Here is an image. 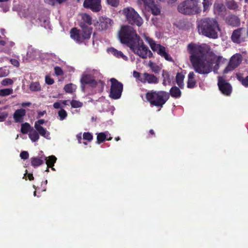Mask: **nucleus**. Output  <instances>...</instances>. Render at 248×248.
I'll return each mask as SVG.
<instances>
[{
	"label": "nucleus",
	"mask_w": 248,
	"mask_h": 248,
	"mask_svg": "<svg viewBox=\"0 0 248 248\" xmlns=\"http://www.w3.org/2000/svg\"><path fill=\"white\" fill-rule=\"evenodd\" d=\"M118 36L121 43L126 45L136 55L142 59L153 57V53L144 44L132 27L129 26L122 27Z\"/></svg>",
	"instance_id": "nucleus-1"
},
{
	"label": "nucleus",
	"mask_w": 248,
	"mask_h": 248,
	"mask_svg": "<svg viewBox=\"0 0 248 248\" xmlns=\"http://www.w3.org/2000/svg\"><path fill=\"white\" fill-rule=\"evenodd\" d=\"M92 24L91 16L87 14H83L82 21L79 24L81 29L77 28L71 29L70 31L71 38L78 44L90 39L93 32V28L90 27Z\"/></svg>",
	"instance_id": "nucleus-2"
},
{
	"label": "nucleus",
	"mask_w": 248,
	"mask_h": 248,
	"mask_svg": "<svg viewBox=\"0 0 248 248\" xmlns=\"http://www.w3.org/2000/svg\"><path fill=\"white\" fill-rule=\"evenodd\" d=\"M196 25L199 34L209 38H217L218 33L221 31L219 24L215 18H202L197 21Z\"/></svg>",
	"instance_id": "nucleus-3"
},
{
	"label": "nucleus",
	"mask_w": 248,
	"mask_h": 248,
	"mask_svg": "<svg viewBox=\"0 0 248 248\" xmlns=\"http://www.w3.org/2000/svg\"><path fill=\"white\" fill-rule=\"evenodd\" d=\"M200 3L201 0H185L178 5L177 10L185 15L199 14L202 11Z\"/></svg>",
	"instance_id": "nucleus-4"
},
{
	"label": "nucleus",
	"mask_w": 248,
	"mask_h": 248,
	"mask_svg": "<svg viewBox=\"0 0 248 248\" xmlns=\"http://www.w3.org/2000/svg\"><path fill=\"white\" fill-rule=\"evenodd\" d=\"M147 100L151 106L162 108L170 98L169 93L164 91H151L145 94Z\"/></svg>",
	"instance_id": "nucleus-5"
},
{
	"label": "nucleus",
	"mask_w": 248,
	"mask_h": 248,
	"mask_svg": "<svg viewBox=\"0 0 248 248\" xmlns=\"http://www.w3.org/2000/svg\"><path fill=\"white\" fill-rule=\"evenodd\" d=\"M123 13L130 24L140 27L143 24L142 18L134 8L130 7L125 8L123 10Z\"/></svg>",
	"instance_id": "nucleus-6"
},
{
	"label": "nucleus",
	"mask_w": 248,
	"mask_h": 248,
	"mask_svg": "<svg viewBox=\"0 0 248 248\" xmlns=\"http://www.w3.org/2000/svg\"><path fill=\"white\" fill-rule=\"evenodd\" d=\"M188 50L191 54L190 60L191 62L195 61L194 59H203L204 55L207 52L205 45H198L190 43L187 46Z\"/></svg>",
	"instance_id": "nucleus-7"
},
{
	"label": "nucleus",
	"mask_w": 248,
	"mask_h": 248,
	"mask_svg": "<svg viewBox=\"0 0 248 248\" xmlns=\"http://www.w3.org/2000/svg\"><path fill=\"white\" fill-rule=\"evenodd\" d=\"M195 61L191 62L195 71L200 74H208L212 70V63L208 61H204L203 59H194Z\"/></svg>",
	"instance_id": "nucleus-8"
},
{
	"label": "nucleus",
	"mask_w": 248,
	"mask_h": 248,
	"mask_svg": "<svg viewBox=\"0 0 248 248\" xmlns=\"http://www.w3.org/2000/svg\"><path fill=\"white\" fill-rule=\"evenodd\" d=\"M111 86L109 97L113 99H119L123 90V84L114 78L110 79Z\"/></svg>",
	"instance_id": "nucleus-9"
},
{
	"label": "nucleus",
	"mask_w": 248,
	"mask_h": 248,
	"mask_svg": "<svg viewBox=\"0 0 248 248\" xmlns=\"http://www.w3.org/2000/svg\"><path fill=\"white\" fill-rule=\"evenodd\" d=\"M113 21L107 17H99L96 23L94 24V26L98 29L99 31H104L110 30L113 24Z\"/></svg>",
	"instance_id": "nucleus-10"
},
{
	"label": "nucleus",
	"mask_w": 248,
	"mask_h": 248,
	"mask_svg": "<svg viewBox=\"0 0 248 248\" xmlns=\"http://www.w3.org/2000/svg\"><path fill=\"white\" fill-rule=\"evenodd\" d=\"M247 33L245 28H239L234 30L232 34L231 38L232 41L236 44H240L246 41Z\"/></svg>",
	"instance_id": "nucleus-11"
},
{
	"label": "nucleus",
	"mask_w": 248,
	"mask_h": 248,
	"mask_svg": "<svg viewBox=\"0 0 248 248\" xmlns=\"http://www.w3.org/2000/svg\"><path fill=\"white\" fill-rule=\"evenodd\" d=\"M217 86L221 93L224 95L229 96L232 93V86L223 78L218 77Z\"/></svg>",
	"instance_id": "nucleus-12"
},
{
	"label": "nucleus",
	"mask_w": 248,
	"mask_h": 248,
	"mask_svg": "<svg viewBox=\"0 0 248 248\" xmlns=\"http://www.w3.org/2000/svg\"><path fill=\"white\" fill-rule=\"evenodd\" d=\"M153 51H156L161 57L164 58L166 61L173 62L174 61L170 55L166 52V47L160 44L155 43L150 46Z\"/></svg>",
	"instance_id": "nucleus-13"
},
{
	"label": "nucleus",
	"mask_w": 248,
	"mask_h": 248,
	"mask_svg": "<svg viewBox=\"0 0 248 248\" xmlns=\"http://www.w3.org/2000/svg\"><path fill=\"white\" fill-rule=\"evenodd\" d=\"M242 62V56L236 54L233 55L226 67L223 70V73L226 74L231 71L239 65Z\"/></svg>",
	"instance_id": "nucleus-14"
},
{
	"label": "nucleus",
	"mask_w": 248,
	"mask_h": 248,
	"mask_svg": "<svg viewBox=\"0 0 248 248\" xmlns=\"http://www.w3.org/2000/svg\"><path fill=\"white\" fill-rule=\"evenodd\" d=\"M83 6L86 9L97 13L102 9L101 0H84Z\"/></svg>",
	"instance_id": "nucleus-15"
},
{
	"label": "nucleus",
	"mask_w": 248,
	"mask_h": 248,
	"mask_svg": "<svg viewBox=\"0 0 248 248\" xmlns=\"http://www.w3.org/2000/svg\"><path fill=\"white\" fill-rule=\"evenodd\" d=\"M140 4H143L145 7L149 8L153 15H159L160 14V9L158 6L155 4L153 0H138Z\"/></svg>",
	"instance_id": "nucleus-16"
},
{
	"label": "nucleus",
	"mask_w": 248,
	"mask_h": 248,
	"mask_svg": "<svg viewBox=\"0 0 248 248\" xmlns=\"http://www.w3.org/2000/svg\"><path fill=\"white\" fill-rule=\"evenodd\" d=\"M80 82L81 84V88L83 91L84 90L85 85H89L92 87H95L97 82L91 75H83L80 78Z\"/></svg>",
	"instance_id": "nucleus-17"
},
{
	"label": "nucleus",
	"mask_w": 248,
	"mask_h": 248,
	"mask_svg": "<svg viewBox=\"0 0 248 248\" xmlns=\"http://www.w3.org/2000/svg\"><path fill=\"white\" fill-rule=\"evenodd\" d=\"M140 81L142 83H148L149 84H155L158 83L159 80L156 76L154 74H149L146 72L144 73L140 78Z\"/></svg>",
	"instance_id": "nucleus-18"
},
{
	"label": "nucleus",
	"mask_w": 248,
	"mask_h": 248,
	"mask_svg": "<svg viewBox=\"0 0 248 248\" xmlns=\"http://www.w3.org/2000/svg\"><path fill=\"white\" fill-rule=\"evenodd\" d=\"M227 24L232 27H238L240 24L239 18L233 15H229L225 18Z\"/></svg>",
	"instance_id": "nucleus-19"
},
{
	"label": "nucleus",
	"mask_w": 248,
	"mask_h": 248,
	"mask_svg": "<svg viewBox=\"0 0 248 248\" xmlns=\"http://www.w3.org/2000/svg\"><path fill=\"white\" fill-rule=\"evenodd\" d=\"M46 159V157L44 155H42L38 156L31 157V165L34 168H36L44 164Z\"/></svg>",
	"instance_id": "nucleus-20"
},
{
	"label": "nucleus",
	"mask_w": 248,
	"mask_h": 248,
	"mask_svg": "<svg viewBox=\"0 0 248 248\" xmlns=\"http://www.w3.org/2000/svg\"><path fill=\"white\" fill-rule=\"evenodd\" d=\"M26 110L23 108L16 109L14 114L13 118L15 123H22L24 117L26 115Z\"/></svg>",
	"instance_id": "nucleus-21"
},
{
	"label": "nucleus",
	"mask_w": 248,
	"mask_h": 248,
	"mask_svg": "<svg viewBox=\"0 0 248 248\" xmlns=\"http://www.w3.org/2000/svg\"><path fill=\"white\" fill-rule=\"evenodd\" d=\"M180 88L176 86L172 87L169 93L170 96V95L172 97L177 99L181 97L182 95V92L181 91Z\"/></svg>",
	"instance_id": "nucleus-22"
},
{
	"label": "nucleus",
	"mask_w": 248,
	"mask_h": 248,
	"mask_svg": "<svg viewBox=\"0 0 248 248\" xmlns=\"http://www.w3.org/2000/svg\"><path fill=\"white\" fill-rule=\"evenodd\" d=\"M195 74L193 72H190L188 75V80L187 87L188 88H193L196 84V81L195 79Z\"/></svg>",
	"instance_id": "nucleus-23"
},
{
	"label": "nucleus",
	"mask_w": 248,
	"mask_h": 248,
	"mask_svg": "<svg viewBox=\"0 0 248 248\" xmlns=\"http://www.w3.org/2000/svg\"><path fill=\"white\" fill-rule=\"evenodd\" d=\"M34 127L38 134L41 136L46 139H49V133L47 132L43 126L36 124L34 125Z\"/></svg>",
	"instance_id": "nucleus-24"
},
{
	"label": "nucleus",
	"mask_w": 248,
	"mask_h": 248,
	"mask_svg": "<svg viewBox=\"0 0 248 248\" xmlns=\"http://www.w3.org/2000/svg\"><path fill=\"white\" fill-rule=\"evenodd\" d=\"M185 75L183 72H178L176 76V82L179 87L183 89L184 87V79Z\"/></svg>",
	"instance_id": "nucleus-25"
},
{
	"label": "nucleus",
	"mask_w": 248,
	"mask_h": 248,
	"mask_svg": "<svg viewBox=\"0 0 248 248\" xmlns=\"http://www.w3.org/2000/svg\"><path fill=\"white\" fill-rule=\"evenodd\" d=\"M209 59L210 62L212 63V66L214 63L218 64H220V63H224L226 61V60L224 59L222 56H217L215 54L213 55L210 59Z\"/></svg>",
	"instance_id": "nucleus-26"
},
{
	"label": "nucleus",
	"mask_w": 248,
	"mask_h": 248,
	"mask_svg": "<svg viewBox=\"0 0 248 248\" xmlns=\"http://www.w3.org/2000/svg\"><path fill=\"white\" fill-rule=\"evenodd\" d=\"M110 51L114 56L117 58H121L125 61H127L128 60L127 57L124 55L121 51H118L114 48H112Z\"/></svg>",
	"instance_id": "nucleus-27"
},
{
	"label": "nucleus",
	"mask_w": 248,
	"mask_h": 248,
	"mask_svg": "<svg viewBox=\"0 0 248 248\" xmlns=\"http://www.w3.org/2000/svg\"><path fill=\"white\" fill-rule=\"evenodd\" d=\"M29 137L32 142H35L37 141L39 139V135L36 130L31 129L30 133L29 134Z\"/></svg>",
	"instance_id": "nucleus-28"
},
{
	"label": "nucleus",
	"mask_w": 248,
	"mask_h": 248,
	"mask_svg": "<svg viewBox=\"0 0 248 248\" xmlns=\"http://www.w3.org/2000/svg\"><path fill=\"white\" fill-rule=\"evenodd\" d=\"M56 160L57 158L54 155H50L48 157H46V159L45 161H46L47 166L52 167L54 166Z\"/></svg>",
	"instance_id": "nucleus-29"
},
{
	"label": "nucleus",
	"mask_w": 248,
	"mask_h": 248,
	"mask_svg": "<svg viewBox=\"0 0 248 248\" xmlns=\"http://www.w3.org/2000/svg\"><path fill=\"white\" fill-rule=\"evenodd\" d=\"M202 4V6H203V10H202L203 12H206L209 10V8L212 4V0H203Z\"/></svg>",
	"instance_id": "nucleus-30"
},
{
	"label": "nucleus",
	"mask_w": 248,
	"mask_h": 248,
	"mask_svg": "<svg viewBox=\"0 0 248 248\" xmlns=\"http://www.w3.org/2000/svg\"><path fill=\"white\" fill-rule=\"evenodd\" d=\"M107 139V135L106 132H100L97 135V144H100L104 142Z\"/></svg>",
	"instance_id": "nucleus-31"
},
{
	"label": "nucleus",
	"mask_w": 248,
	"mask_h": 248,
	"mask_svg": "<svg viewBox=\"0 0 248 248\" xmlns=\"http://www.w3.org/2000/svg\"><path fill=\"white\" fill-rule=\"evenodd\" d=\"M31 130V126L28 123H25L21 124V132L22 134H27Z\"/></svg>",
	"instance_id": "nucleus-32"
},
{
	"label": "nucleus",
	"mask_w": 248,
	"mask_h": 248,
	"mask_svg": "<svg viewBox=\"0 0 248 248\" xmlns=\"http://www.w3.org/2000/svg\"><path fill=\"white\" fill-rule=\"evenodd\" d=\"M237 78L243 86L248 87V76L244 78L241 74L237 75Z\"/></svg>",
	"instance_id": "nucleus-33"
},
{
	"label": "nucleus",
	"mask_w": 248,
	"mask_h": 248,
	"mask_svg": "<svg viewBox=\"0 0 248 248\" xmlns=\"http://www.w3.org/2000/svg\"><path fill=\"white\" fill-rule=\"evenodd\" d=\"M226 6L228 9L231 10H236L238 8L237 3L233 0H228L226 2Z\"/></svg>",
	"instance_id": "nucleus-34"
},
{
	"label": "nucleus",
	"mask_w": 248,
	"mask_h": 248,
	"mask_svg": "<svg viewBox=\"0 0 248 248\" xmlns=\"http://www.w3.org/2000/svg\"><path fill=\"white\" fill-rule=\"evenodd\" d=\"M30 89L31 91H39L41 90V86L39 82H32L30 84Z\"/></svg>",
	"instance_id": "nucleus-35"
},
{
	"label": "nucleus",
	"mask_w": 248,
	"mask_h": 248,
	"mask_svg": "<svg viewBox=\"0 0 248 248\" xmlns=\"http://www.w3.org/2000/svg\"><path fill=\"white\" fill-rule=\"evenodd\" d=\"M13 90L12 89H4L0 90V96H5L13 93Z\"/></svg>",
	"instance_id": "nucleus-36"
},
{
	"label": "nucleus",
	"mask_w": 248,
	"mask_h": 248,
	"mask_svg": "<svg viewBox=\"0 0 248 248\" xmlns=\"http://www.w3.org/2000/svg\"><path fill=\"white\" fill-rule=\"evenodd\" d=\"M149 65L152 72H154L155 74L159 73L161 70V68L158 65L155 64L152 62H150Z\"/></svg>",
	"instance_id": "nucleus-37"
},
{
	"label": "nucleus",
	"mask_w": 248,
	"mask_h": 248,
	"mask_svg": "<svg viewBox=\"0 0 248 248\" xmlns=\"http://www.w3.org/2000/svg\"><path fill=\"white\" fill-rule=\"evenodd\" d=\"M214 8L219 13L223 12L225 9L224 5L221 3H215L214 4Z\"/></svg>",
	"instance_id": "nucleus-38"
},
{
	"label": "nucleus",
	"mask_w": 248,
	"mask_h": 248,
	"mask_svg": "<svg viewBox=\"0 0 248 248\" xmlns=\"http://www.w3.org/2000/svg\"><path fill=\"white\" fill-rule=\"evenodd\" d=\"M70 104L73 108H81L83 106V103L82 102L76 100H72L70 102Z\"/></svg>",
	"instance_id": "nucleus-39"
},
{
	"label": "nucleus",
	"mask_w": 248,
	"mask_h": 248,
	"mask_svg": "<svg viewBox=\"0 0 248 248\" xmlns=\"http://www.w3.org/2000/svg\"><path fill=\"white\" fill-rule=\"evenodd\" d=\"M60 120L62 121L64 120L67 116L66 111L62 108H61L58 112Z\"/></svg>",
	"instance_id": "nucleus-40"
},
{
	"label": "nucleus",
	"mask_w": 248,
	"mask_h": 248,
	"mask_svg": "<svg viewBox=\"0 0 248 248\" xmlns=\"http://www.w3.org/2000/svg\"><path fill=\"white\" fill-rule=\"evenodd\" d=\"M106 3L113 7H117L120 4V0H106Z\"/></svg>",
	"instance_id": "nucleus-41"
},
{
	"label": "nucleus",
	"mask_w": 248,
	"mask_h": 248,
	"mask_svg": "<svg viewBox=\"0 0 248 248\" xmlns=\"http://www.w3.org/2000/svg\"><path fill=\"white\" fill-rule=\"evenodd\" d=\"M64 89L65 91L68 93H72L75 90L74 89V85L72 83L65 85Z\"/></svg>",
	"instance_id": "nucleus-42"
},
{
	"label": "nucleus",
	"mask_w": 248,
	"mask_h": 248,
	"mask_svg": "<svg viewBox=\"0 0 248 248\" xmlns=\"http://www.w3.org/2000/svg\"><path fill=\"white\" fill-rule=\"evenodd\" d=\"M83 139L89 142H91L93 139V136L90 132H84L83 134Z\"/></svg>",
	"instance_id": "nucleus-43"
},
{
	"label": "nucleus",
	"mask_w": 248,
	"mask_h": 248,
	"mask_svg": "<svg viewBox=\"0 0 248 248\" xmlns=\"http://www.w3.org/2000/svg\"><path fill=\"white\" fill-rule=\"evenodd\" d=\"M162 77L165 81H167L169 83L171 82L170 78L169 73L165 70H163Z\"/></svg>",
	"instance_id": "nucleus-44"
},
{
	"label": "nucleus",
	"mask_w": 248,
	"mask_h": 248,
	"mask_svg": "<svg viewBox=\"0 0 248 248\" xmlns=\"http://www.w3.org/2000/svg\"><path fill=\"white\" fill-rule=\"evenodd\" d=\"M3 86H7L8 85H12L13 84V81L11 78H6L3 79L1 82Z\"/></svg>",
	"instance_id": "nucleus-45"
},
{
	"label": "nucleus",
	"mask_w": 248,
	"mask_h": 248,
	"mask_svg": "<svg viewBox=\"0 0 248 248\" xmlns=\"http://www.w3.org/2000/svg\"><path fill=\"white\" fill-rule=\"evenodd\" d=\"M55 73L57 76H62L63 75V72L62 69L59 66H56L54 68Z\"/></svg>",
	"instance_id": "nucleus-46"
},
{
	"label": "nucleus",
	"mask_w": 248,
	"mask_h": 248,
	"mask_svg": "<svg viewBox=\"0 0 248 248\" xmlns=\"http://www.w3.org/2000/svg\"><path fill=\"white\" fill-rule=\"evenodd\" d=\"M20 157L23 159H27L29 157V154L27 151H22L20 154Z\"/></svg>",
	"instance_id": "nucleus-47"
},
{
	"label": "nucleus",
	"mask_w": 248,
	"mask_h": 248,
	"mask_svg": "<svg viewBox=\"0 0 248 248\" xmlns=\"http://www.w3.org/2000/svg\"><path fill=\"white\" fill-rule=\"evenodd\" d=\"M8 71L2 68H0V78L5 77L8 75Z\"/></svg>",
	"instance_id": "nucleus-48"
},
{
	"label": "nucleus",
	"mask_w": 248,
	"mask_h": 248,
	"mask_svg": "<svg viewBox=\"0 0 248 248\" xmlns=\"http://www.w3.org/2000/svg\"><path fill=\"white\" fill-rule=\"evenodd\" d=\"M144 39L145 41L147 43H148V44L150 46H151L152 45V44H155V43L153 39H152L149 36H145Z\"/></svg>",
	"instance_id": "nucleus-49"
},
{
	"label": "nucleus",
	"mask_w": 248,
	"mask_h": 248,
	"mask_svg": "<svg viewBox=\"0 0 248 248\" xmlns=\"http://www.w3.org/2000/svg\"><path fill=\"white\" fill-rule=\"evenodd\" d=\"M27 177L28 178V179L30 181H32L34 180V177L33 176V174L32 173H28L27 170H26V173L24 175V176L23 177V178H25V179L27 180Z\"/></svg>",
	"instance_id": "nucleus-50"
},
{
	"label": "nucleus",
	"mask_w": 248,
	"mask_h": 248,
	"mask_svg": "<svg viewBox=\"0 0 248 248\" xmlns=\"http://www.w3.org/2000/svg\"><path fill=\"white\" fill-rule=\"evenodd\" d=\"M46 83L48 85H52L54 83V79L49 76H46L45 78Z\"/></svg>",
	"instance_id": "nucleus-51"
},
{
	"label": "nucleus",
	"mask_w": 248,
	"mask_h": 248,
	"mask_svg": "<svg viewBox=\"0 0 248 248\" xmlns=\"http://www.w3.org/2000/svg\"><path fill=\"white\" fill-rule=\"evenodd\" d=\"M8 116V114L6 112L0 113V122H4Z\"/></svg>",
	"instance_id": "nucleus-52"
},
{
	"label": "nucleus",
	"mask_w": 248,
	"mask_h": 248,
	"mask_svg": "<svg viewBox=\"0 0 248 248\" xmlns=\"http://www.w3.org/2000/svg\"><path fill=\"white\" fill-rule=\"evenodd\" d=\"M11 63L15 67H18L19 65V62L15 59H11L10 60Z\"/></svg>",
	"instance_id": "nucleus-53"
},
{
	"label": "nucleus",
	"mask_w": 248,
	"mask_h": 248,
	"mask_svg": "<svg viewBox=\"0 0 248 248\" xmlns=\"http://www.w3.org/2000/svg\"><path fill=\"white\" fill-rule=\"evenodd\" d=\"M133 76H134V77H135L137 78H138L139 80H140V78L141 77L142 75H141V74L140 73L137 72L136 71H134L133 72Z\"/></svg>",
	"instance_id": "nucleus-54"
},
{
	"label": "nucleus",
	"mask_w": 248,
	"mask_h": 248,
	"mask_svg": "<svg viewBox=\"0 0 248 248\" xmlns=\"http://www.w3.org/2000/svg\"><path fill=\"white\" fill-rule=\"evenodd\" d=\"M45 123V121L44 119H40L35 122L34 125H41Z\"/></svg>",
	"instance_id": "nucleus-55"
},
{
	"label": "nucleus",
	"mask_w": 248,
	"mask_h": 248,
	"mask_svg": "<svg viewBox=\"0 0 248 248\" xmlns=\"http://www.w3.org/2000/svg\"><path fill=\"white\" fill-rule=\"evenodd\" d=\"M53 107L56 109L61 108H62L61 104L58 102L53 104Z\"/></svg>",
	"instance_id": "nucleus-56"
},
{
	"label": "nucleus",
	"mask_w": 248,
	"mask_h": 248,
	"mask_svg": "<svg viewBox=\"0 0 248 248\" xmlns=\"http://www.w3.org/2000/svg\"><path fill=\"white\" fill-rule=\"evenodd\" d=\"M177 0H167L168 4L174 5L177 3Z\"/></svg>",
	"instance_id": "nucleus-57"
},
{
	"label": "nucleus",
	"mask_w": 248,
	"mask_h": 248,
	"mask_svg": "<svg viewBox=\"0 0 248 248\" xmlns=\"http://www.w3.org/2000/svg\"><path fill=\"white\" fill-rule=\"evenodd\" d=\"M77 140H78V142L79 143H81V140H82V138H81V133H80L79 134H78L77 135Z\"/></svg>",
	"instance_id": "nucleus-58"
},
{
	"label": "nucleus",
	"mask_w": 248,
	"mask_h": 248,
	"mask_svg": "<svg viewBox=\"0 0 248 248\" xmlns=\"http://www.w3.org/2000/svg\"><path fill=\"white\" fill-rule=\"evenodd\" d=\"M31 105V103L30 102H23L21 104V106L23 107H29Z\"/></svg>",
	"instance_id": "nucleus-59"
},
{
	"label": "nucleus",
	"mask_w": 248,
	"mask_h": 248,
	"mask_svg": "<svg viewBox=\"0 0 248 248\" xmlns=\"http://www.w3.org/2000/svg\"><path fill=\"white\" fill-rule=\"evenodd\" d=\"M45 1L51 5H54L55 3V0H45Z\"/></svg>",
	"instance_id": "nucleus-60"
},
{
	"label": "nucleus",
	"mask_w": 248,
	"mask_h": 248,
	"mask_svg": "<svg viewBox=\"0 0 248 248\" xmlns=\"http://www.w3.org/2000/svg\"><path fill=\"white\" fill-rule=\"evenodd\" d=\"M219 67V64H215V65L214 67V72H216L218 70Z\"/></svg>",
	"instance_id": "nucleus-61"
},
{
	"label": "nucleus",
	"mask_w": 248,
	"mask_h": 248,
	"mask_svg": "<svg viewBox=\"0 0 248 248\" xmlns=\"http://www.w3.org/2000/svg\"><path fill=\"white\" fill-rule=\"evenodd\" d=\"M46 113V111H40L38 112V115L39 117L43 116Z\"/></svg>",
	"instance_id": "nucleus-62"
},
{
	"label": "nucleus",
	"mask_w": 248,
	"mask_h": 248,
	"mask_svg": "<svg viewBox=\"0 0 248 248\" xmlns=\"http://www.w3.org/2000/svg\"><path fill=\"white\" fill-rule=\"evenodd\" d=\"M149 134L151 136H154L155 135V133L153 129H151L149 131Z\"/></svg>",
	"instance_id": "nucleus-63"
},
{
	"label": "nucleus",
	"mask_w": 248,
	"mask_h": 248,
	"mask_svg": "<svg viewBox=\"0 0 248 248\" xmlns=\"http://www.w3.org/2000/svg\"><path fill=\"white\" fill-rule=\"evenodd\" d=\"M6 43L4 41H3V40H0V45L2 46H5Z\"/></svg>",
	"instance_id": "nucleus-64"
}]
</instances>
